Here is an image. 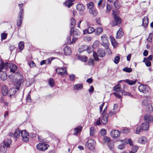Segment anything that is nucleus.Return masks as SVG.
I'll use <instances>...</instances> for the list:
<instances>
[{
    "instance_id": "nucleus-38",
    "label": "nucleus",
    "mask_w": 153,
    "mask_h": 153,
    "mask_svg": "<svg viewBox=\"0 0 153 153\" xmlns=\"http://www.w3.org/2000/svg\"><path fill=\"white\" fill-rule=\"evenodd\" d=\"M23 15H22L21 17H20L18 16L19 19L17 21V25L18 26H21L22 24V21L23 18Z\"/></svg>"
},
{
    "instance_id": "nucleus-33",
    "label": "nucleus",
    "mask_w": 153,
    "mask_h": 153,
    "mask_svg": "<svg viewBox=\"0 0 153 153\" xmlns=\"http://www.w3.org/2000/svg\"><path fill=\"white\" fill-rule=\"evenodd\" d=\"M74 88L77 90H81L83 88L82 84V83H79L75 85L74 86Z\"/></svg>"
},
{
    "instance_id": "nucleus-15",
    "label": "nucleus",
    "mask_w": 153,
    "mask_h": 153,
    "mask_svg": "<svg viewBox=\"0 0 153 153\" xmlns=\"http://www.w3.org/2000/svg\"><path fill=\"white\" fill-rule=\"evenodd\" d=\"M111 136L113 137H117L120 135V133L118 131L113 130L111 132Z\"/></svg>"
},
{
    "instance_id": "nucleus-14",
    "label": "nucleus",
    "mask_w": 153,
    "mask_h": 153,
    "mask_svg": "<svg viewBox=\"0 0 153 153\" xmlns=\"http://www.w3.org/2000/svg\"><path fill=\"white\" fill-rule=\"evenodd\" d=\"M95 31V30L92 27H89L87 29L83 30V32L84 34L86 33L90 34L92 33Z\"/></svg>"
},
{
    "instance_id": "nucleus-49",
    "label": "nucleus",
    "mask_w": 153,
    "mask_h": 153,
    "mask_svg": "<svg viewBox=\"0 0 153 153\" xmlns=\"http://www.w3.org/2000/svg\"><path fill=\"white\" fill-rule=\"evenodd\" d=\"M122 94L123 95H128L129 96L132 97V95L130 93H128L126 91H125L124 90L121 91Z\"/></svg>"
},
{
    "instance_id": "nucleus-37",
    "label": "nucleus",
    "mask_w": 153,
    "mask_h": 153,
    "mask_svg": "<svg viewBox=\"0 0 153 153\" xmlns=\"http://www.w3.org/2000/svg\"><path fill=\"white\" fill-rule=\"evenodd\" d=\"M146 108L147 112L149 113H150L152 111L153 108L151 104L147 105Z\"/></svg>"
},
{
    "instance_id": "nucleus-32",
    "label": "nucleus",
    "mask_w": 153,
    "mask_h": 153,
    "mask_svg": "<svg viewBox=\"0 0 153 153\" xmlns=\"http://www.w3.org/2000/svg\"><path fill=\"white\" fill-rule=\"evenodd\" d=\"M103 31V29L100 27L97 28L95 30V34L97 35L100 34Z\"/></svg>"
},
{
    "instance_id": "nucleus-43",
    "label": "nucleus",
    "mask_w": 153,
    "mask_h": 153,
    "mask_svg": "<svg viewBox=\"0 0 153 153\" xmlns=\"http://www.w3.org/2000/svg\"><path fill=\"white\" fill-rule=\"evenodd\" d=\"M123 71L126 72L130 73L132 71V69L131 68H129L128 67H126L123 68Z\"/></svg>"
},
{
    "instance_id": "nucleus-45",
    "label": "nucleus",
    "mask_w": 153,
    "mask_h": 153,
    "mask_svg": "<svg viewBox=\"0 0 153 153\" xmlns=\"http://www.w3.org/2000/svg\"><path fill=\"white\" fill-rule=\"evenodd\" d=\"M95 133V128L93 127H91L90 128V135H93Z\"/></svg>"
},
{
    "instance_id": "nucleus-30",
    "label": "nucleus",
    "mask_w": 153,
    "mask_h": 153,
    "mask_svg": "<svg viewBox=\"0 0 153 153\" xmlns=\"http://www.w3.org/2000/svg\"><path fill=\"white\" fill-rule=\"evenodd\" d=\"M89 12L90 14L92 15L93 16H96L98 12L94 8L92 9L89 10Z\"/></svg>"
},
{
    "instance_id": "nucleus-64",
    "label": "nucleus",
    "mask_w": 153,
    "mask_h": 153,
    "mask_svg": "<svg viewBox=\"0 0 153 153\" xmlns=\"http://www.w3.org/2000/svg\"><path fill=\"white\" fill-rule=\"evenodd\" d=\"M114 94L115 96L118 98H121V96L120 94L117 92H115L114 93Z\"/></svg>"
},
{
    "instance_id": "nucleus-52",
    "label": "nucleus",
    "mask_w": 153,
    "mask_h": 153,
    "mask_svg": "<svg viewBox=\"0 0 153 153\" xmlns=\"http://www.w3.org/2000/svg\"><path fill=\"white\" fill-rule=\"evenodd\" d=\"M102 41L103 44L105 45L108 46L109 45L108 41V39H102Z\"/></svg>"
},
{
    "instance_id": "nucleus-11",
    "label": "nucleus",
    "mask_w": 153,
    "mask_h": 153,
    "mask_svg": "<svg viewBox=\"0 0 153 153\" xmlns=\"http://www.w3.org/2000/svg\"><path fill=\"white\" fill-rule=\"evenodd\" d=\"M138 89L140 92L144 94H146L148 91V89L146 86L143 85L139 86Z\"/></svg>"
},
{
    "instance_id": "nucleus-8",
    "label": "nucleus",
    "mask_w": 153,
    "mask_h": 153,
    "mask_svg": "<svg viewBox=\"0 0 153 153\" xmlns=\"http://www.w3.org/2000/svg\"><path fill=\"white\" fill-rule=\"evenodd\" d=\"M56 72L62 76L67 74L66 69L65 68H57L56 69Z\"/></svg>"
},
{
    "instance_id": "nucleus-13",
    "label": "nucleus",
    "mask_w": 153,
    "mask_h": 153,
    "mask_svg": "<svg viewBox=\"0 0 153 153\" xmlns=\"http://www.w3.org/2000/svg\"><path fill=\"white\" fill-rule=\"evenodd\" d=\"M1 90L2 94L4 96H6L8 92V88L7 86L5 85L2 86Z\"/></svg>"
},
{
    "instance_id": "nucleus-36",
    "label": "nucleus",
    "mask_w": 153,
    "mask_h": 153,
    "mask_svg": "<svg viewBox=\"0 0 153 153\" xmlns=\"http://www.w3.org/2000/svg\"><path fill=\"white\" fill-rule=\"evenodd\" d=\"M143 62H145L146 65L147 67L150 66L151 65V62L148 60V59L146 58H144Z\"/></svg>"
},
{
    "instance_id": "nucleus-18",
    "label": "nucleus",
    "mask_w": 153,
    "mask_h": 153,
    "mask_svg": "<svg viewBox=\"0 0 153 153\" xmlns=\"http://www.w3.org/2000/svg\"><path fill=\"white\" fill-rule=\"evenodd\" d=\"M141 129L143 130H147L149 128V124L148 122H145L142 124Z\"/></svg>"
},
{
    "instance_id": "nucleus-3",
    "label": "nucleus",
    "mask_w": 153,
    "mask_h": 153,
    "mask_svg": "<svg viewBox=\"0 0 153 153\" xmlns=\"http://www.w3.org/2000/svg\"><path fill=\"white\" fill-rule=\"evenodd\" d=\"M4 66L5 68V70H7L9 68L10 71L12 73H14L17 68V67L15 64L10 63H4Z\"/></svg>"
},
{
    "instance_id": "nucleus-5",
    "label": "nucleus",
    "mask_w": 153,
    "mask_h": 153,
    "mask_svg": "<svg viewBox=\"0 0 153 153\" xmlns=\"http://www.w3.org/2000/svg\"><path fill=\"white\" fill-rule=\"evenodd\" d=\"M96 143L93 139H89L86 142V145L88 148L90 150H93L94 149Z\"/></svg>"
},
{
    "instance_id": "nucleus-44",
    "label": "nucleus",
    "mask_w": 153,
    "mask_h": 153,
    "mask_svg": "<svg viewBox=\"0 0 153 153\" xmlns=\"http://www.w3.org/2000/svg\"><path fill=\"white\" fill-rule=\"evenodd\" d=\"M24 47V44L23 42H20L19 44V49L20 51L22 50Z\"/></svg>"
},
{
    "instance_id": "nucleus-12",
    "label": "nucleus",
    "mask_w": 153,
    "mask_h": 153,
    "mask_svg": "<svg viewBox=\"0 0 153 153\" xmlns=\"http://www.w3.org/2000/svg\"><path fill=\"white\" fill-rule=\"evenodd\" d=\"M144 119L146 121L145 122H152L153 120V117L151 115L146 114L144 116Z\"/></svg>"
},
{
    "instance_id": "nucleus-28",
    "label": "nucleus",
    "mask_w": 153,
    "mask_h": 153,
    "mask_svg": "<svg viewBox=\"0 0 153 153\" xmlns=\"http://www.w3.org/2000/svg\"><path fill=\"white\" fill-rule=\"evenodd\" d=\"M74 1V0H69L64 2L63 4L65 6H67L69 8L73 4V3H72V1Z\"/></svg>"
},
{
    "instance_id": "nucleus-4",
    "label": "nucleus",
    "mask_w": 153,
    "mask_h": 153,
    "mask_svg": "<svg viewBox=\"0 0 153 153\" xmlns=\"http://www.w3.org/2000/svg\"><path fill=\"white\" fill-rule=\"evenodd\" d=\"M114 21L111 22V25L113 26L117 25L118 24H120L121 22V19L119 16H117L116 14L114 13V10H112Z\"/></svg>"
},
{
    "instance_id": "nucleus-57",
    "label": "nucleus",
    "mask_w": 153,
    "mask_h": 153,
    "mask_svg": "<svg viewBox=\"0 0 153 153\" xmlns=\"http://www.w3.org/2000/svg\"><path fill=\"white\" fill-rule=\"evenodd\" d=\"M106 12L107 13H109L110 11H111V8L110 6V5L109 4H107L106 5Z\"/></svg>"
},
{
    "instance_id": "nucleus-53",
    "label": "nucleus",
    "mask_w": 153,
    "mask_h": 153,
    "mask_svg": "<svg viewBox=\"0 0 153 153\" xmlns=\"http://www.w3.org/2000/svg\"><path fill=\"white\" fill-rule=\"evenodd\" d=\"M88 64L89 65L93 66L94 65V60L93 59H89Z\"/></svg>"
},
{
    "instance_id": "nucleus-42",
    "label": "nucleus",
    "mask_w": 153,
    "mask_h": 153,
    "mask_svg": "<svg viewBox=\"0 0 153 153\" xmlns=\"http://www.w3.org/2000/svg\"><path fill=\"white\" fill-rule=\"evenodd\" d=\"M94 4L93 2H91L87 4V7L89 10H91L94 8Z\"/></svg>"
},
{
    "instance_id": "nucleus-21",
    "label": "nucleus",
    "mask_w": 153,
    "mask_h": 153,
    "mask_svg": "<svg viewBox=\"0 0 153 153\" xmlns=\"http://www.w3.org/2000/svg\"><path fill=\"white\" fill-rule=\"evenodd\" d=\"M64 51L65 54L66 55H70L71 53L70 47L68 46L65 47L64 48Z\"/></svg>"
},
{
    "instance_id": "nucleus-61",
    "label": "nucleus",
    "mask_w": 153,
    "mask_h": 153,
    "mask_svg": "<svg viewBox=\"0 0 153 153\" xmlns=\"http://www.w3.org/2000/svg\"><path fill=\"white\" fill-rule=\"evenodd\" d=\"M99 44V42L98 41L94 42L93 45V47L94 48H96Z\"/></svg>"
},
{
    "instance_id": "nucleus-27",
    "label": "nucleus",
    "mask_w": 153,
    "mask_h": 153,
    "mask_svg": "<svg viewBox=\"0 0 153 153\" xmlns=\"http://www.w3.org/2000/svg\"><path fill=\"white\" fill-rule=\"evenodd\" d=\"M120 141L121 142L123 141V143H125L126 144H127L128 143L130 146H132L133 145V143L131 139H129L128 141H127V140L126 139H124L123 140H119L116 141V142L118 141Z\"/></svg>"
},
{
    "instance_id": "nucleus-62",
    "label": "nucleus",
    "mask_w": 153,
    "mask_h": 153,
    "mask_svg": "<svg viewBox=\"0 0 153 153\" xmlns=\"http://www.w3.org/2000/svg\"><path fill=\"white\" fill-rule=\"evenodd\" d=\"M7 34L6 33H4L1 34V38H6L7 37Z\"/></svg>"
},
{
    "instance_id": "nucleus-31",
    "label": "nucleus",
    "mask_w": 153,
    "mask_h": 153,
    "mask_svg": "<svg viewBox=\"0 0 153 153\" xmlns=\"http://www.w3.org/2000/svg\"><path fill=\"white\" fill-rule=\"evenodd\" d=\"M20 133L21 132H20L19 129H17L14 133V138H18L20 137Z\"/></svg>"
},
{
    "instance_id": "nucleus-10",
    "label": "nucleus",
    "mask_w": 153,
    "mask_h": 153,
    "mask_svg": "<svg viewBox=\"0 0 153 153\" xmlns=\"http://www.w3.org/2000/svg\"><path fill=\"white\" fill-rule=\"evenodd\" d=\"M71 21V28L70 31V35H71L72 34V31H73V28H74L76 24V21L75 19L73 18H72L70 19Z\"/></svg>"
},
{
    "instance_id": "nucleus-7",
    "label": "nucleus",
    "mask_w": 153,
    "mask_h": 153,
    "mask_svg": "<svg viewBox=\"0 0 153 153\" xmlns=\"http://www.w3.org/2000/svg\"><path fill=\"white\" fill-rule=\"evenodd\" d=\"M48 145L44 143H39L36 145L37 149L40 151H45L49 147Z\"/></svg>"
},
{
    "instance_id": "nucleus-35",
    "label": "nucleus",
    "mask_w": 153,
    "mask_h": 153,
    "mask_svg": "<svg viewBox=\"0 0 153 153\" xmlns=\"http://www.w3.org/2000/svg\"><path fill=\"white\" fill-rule=\"evenodd\" d=\"M11 143V140H8L7 141H4L3 142V146H4L7 148V147H9Z\"/></svg>"
},
{
    "instance_id": "nucleus-19",
    "label": "nucleus",
    "mask_w": 153,
    "mask_h": 153,
    "mask_svg": "<svg viewBox=\"0 0 153 153\" xmlns=\"http://www.w3.org/2000/svg\"><path fill=\"white\" fill-rule=\"evenodd\" d=\"M123 81L126 82L129 85H132L136 84L137 81V80L135 79L134 81H133L131 80L126 79V80H124Z\"/></svg>"
},
{
    "instance_id": "nucleus-56",
    "label": "nucleus",
    "mask_w": 153,
    "mask_h": 153,
    "mask_svg": "<svg viewBox=\"0 0 153 153\" xmlns=\"http://www.w3.org/2000/svg\"><path fill=\"white\" fill-rule=\"evenodd\" d=\"M79 59L82 61L86 62L87 60V57L86 56H81L79 57Z\"/></svg>"
},
{
    "instance_id": "nucleus-39",
    "label": "nucleus",
    "mask_w": 153,
    "mask_h": 153,
    "mask_svg": "<svg viewBox=\"0 0 153 153\" xmlns=\"http://www.w3.org/2000/svg\"><path fill=\"white\" fill-rule=\"evenodd\" d=\"M103 142L104 143H108L111 141V140L110 138L106 136H105L103 137Z\"/></svg>"
},
{
    "instance_id": "nucleus-51",
    "label": "nucleus",
    "mask_w": 153,
    "mask_h": 153,
    "mask_svg": "<svg viewBox=\"0 0 153 153\" xmlns=\"http://www.w3.org/2000/svg\"><path fill=\"white\" fill-rule=\"evenodd\" d=\"M48 82L49 85L51 87H52L54 86L55 83L53 79H50L48 81Z\"/></svg>"
},
{
    "instance_id": "nucleus-54",
    "label": "nucleus",
    "mask_w": 153,
    "mask_h": 153,
    "mask_svg": "<svg viewBox=\"0 0 153 153\" xmlns=\"http://www.w3.org/2000/svg\"><path fill=\"white\" fill-rule=\"evenodd\" d=\"M126 144L125 143H124V144H120L118 146V148L119 149L122 150L124 149L125 147V145Z\"/></svg>"
},
{
    "instance_id": "nucleus-50",
    "label": "nucleus",
    "mask_w": 153,
    "mask_h": 153,
    "mask_svg": "<svg viewBox=\"0 0 153 153\" xmlns=\"http://www.w3.org/2000/svg\"><path fill=\"white\" fill-rule=\"evenodd\" d=\"M110 40L114 47H115L117 46V43L116 42L115 39H110Z\"/></svg>"
},
{
    "instance_id": "nucleus-47",
    "label": "nucleus",
    "mask_w": 153,
    "mask_h": 153,
    "mask_svg": "<svg viewBox=\"0 0 153 153\" xmlns=\"http://www.w3.org/2000/svg\"><path fill=\"white\" fill-rule=\"evenodd\" d=\"M98 54L96 52L94 51L93 53V56L94 57V59L96 61H99V58L98 57Z\"/></svg>"
},
{
    "instance_id": "nucleus-41",
    "label": "nucleus",
    "mask_w": 153,
    "mask_h": 153,
    "mask_svg": "<svg viewBox=\"0 0 153 153\" xmlns=\"http://www.w3.org/2000/svg\"><path fill=\"white\" fill-rule=\"evenodd\" d=\"M108 147L109 149L111 150H113L114 149V143L111 141L108 143Z\"/></svg>"
},
{
    "instance_id": "nucleus-20",
    "label": "nucleus",
    "mask_w": 153,
    "mask_h": 153,
    "mask_svg": "<svg viewBox=\"0 0 153 153\" xmlns=\"http://www.w3.org/2000/svg\"><path fill=\"white\" fill-rule=\"evenodd\" d=\"M123 34V32L121 28H120L118 31L117 32L116 36V38H121Z\"/></svg>"
},
{
    "instance_id": "nucleus-40",
    "label": "nucleus",
    "mask_w": 153,
    "mask_h": 153,
    "mask_svg": "<svg viewBox=\"0 0 153 153\" xmlns=\"http://www.w3.org/2000/svg\"><path fill=\"white\" fill-rule=\"evenodd\" d=\"M79 33L78 30H74V28H73V31H72V34L71 35V36H73V38H75L74 36L76 35H78Z\"/></svg>"
},
{
    "instance_id": "nucleus-46",
    "label": "nucleus",
    "mask_w": 153,
    "mask_h": 153,
    "mask_svg": "<svg viewBox=\"0 0 153 153\" xmlns=\"http://www.w3.org/2000/svg\"><path fill=\"white\" fill-rule=\"evenodd\" d=\"M150 102L148 101L147 99H146L143 100L142 102V104L144 106H145L146 107L147 105H148L149 104H150Z\"/></svg>"
},
{
    "instance_id": "nucleus-23",
    "label": "nucleus",
    "mask_w": 153,
    "mask_h": 153,
    "mask_svg": "<svg viewBox=\"0 0 153 153\" xmlns=\"http://www.w3.org/2000/svg\"><path fill=\"white\" fill-rule=\"evenodd\" d=\"M97 53L99 56L100 57H103L105 55L104 51L102 49H99L98 50Z\"/></svg>"
},
{
    "instance_id": "nucleus-1",
    "label": "nucleus",
    "mask_w": 153,
    "mask_h": 153,
    "mask_svg": "<svg viewBox=\"0 0 153 153\" xmlns=\"http://www.w3.org/2000/svg\"><path fill=\"white\" fill-rule=\"evenodd\" d=\"M14 79L15 80V85L16 88H11L8 91V96L10 98H14L16 97L15 94L17 90L19 89V87L21 85L23 82V77L21 74L19 73H16L14 76Z\"/></svg>"
},
{
    "instance_id": "nucleus-6",
    "label": "nucleus",
    "mask_w": 153,
    "mask_h": 153,
    "mask_svg": "<svg viewBox=\"0 0 153 153\" xmlns=\"http://www.w3.org/2000/svg\"><path fill=\"white\" fill-rule=\"evenodd\" d=\"M22 140L25 142L29 141V133L26 130H22L21 131Z\"/></svg>"
},
{
    "instance_id": "nucleus-24",
    "label": "nucleus",
    "mask_w": 153,
    "mask_h": 153,
    "mask_svg": "<svg viewBox=\"0 0 153 153\" xmlns=\"http://www.w3.org/2000/svg\"><path fill=\"white\" fill-rule=\"evenodd\" d=\"M147 141V138L144 137H142L139 138L138 140V143L142 144H144Z\"/></svg>"
},
{
    "instance_id": "nucleus-25",
    "label": "nucleus",
    "mask_w": 153,
    "mask_h": 153,
    "mask_svg": "<svg viewBox=\"0 0 153 153\" xmlns=\"http://www.w3.org/2000/svg\"><path fill=\"white\" fill-rule=\"evenodd\" d=\"M108 115L107 114H105L101 119V122L103 124H105L108 122Z\"/></svg>"
},
{
    "instance_id": "nucleus-29",
    "label": "nucleus",
    "mask_w": 153,
    "mask_h": 153,
    "mask_svg": "<svg viewBox=\"0 0 153 153\" xmlns=\"http://www.w3.org/2000/svg\"><path fill=\"white\" fill-rule=\"evenodd\" d=\"M82 129V127L81 126H78L76 128L74 131V134L75 135H77L80 132Z\"/></svg>"
},
{
    "instance_id": "nucleus-60",
    "label": "nucleus",
    "mask_w": 153,
    "mask_h": 153,
    "mask_svg": "<svg viewBox=\"0 0 153 153\" xmlns=\"http://www.w3.org/2000/svg\"><path fill=\"white\" fill-rule=\"evenodd\" d=\"M130 131L129 129L125 128L122 130V132L123 133H127Z\"/></svg>"
},
{
    "instance_id": "nucleus-16",
    "label": "nucleus",
    "mask_w": 153,
    "mask_h": 153,
    "mask_svg": "<svg viewBox=\"0 0 153 153\" xmlns=\"http://www.w3.org/2000/svg\"><path fill=\"white\" fill-rule=\"evenodd\" d=\"M105 5V1L104 0H99L98 3V7L102 9Z\"/></svg>"
},
{
    "instance_id": "nucleus-34",
    "label": "nucleus",
    "mask_w": 153,
    "mask_h": 153,
    "mask_svg": "<svg viewBox=\"0 0 153 153\" xmlns=\"http://www.w3.org/2000/svg\"><path fill=\"white\" fill-rule=\"evenodd\" d=\"M88 48V46L87 45H82L79 48L78 51L79 53H81L82 51L87 50Z\"/></svg>"
},
{
    "instance_id": "nucleus-22",
    "label": "nucleus",
    "mask_w": 153,
    "mask_h": 153,
    "mask_svg": "<svg viewBox=\"0 0 153 153\" xmlns=\"http://www.w3.org/2000/svg\"><path fill=\"white\" fill-rule=\"evenodd\" d=\"M77 39H66L65 42V45H71L75 43Z\"/></svg>"
},
{
    "instance_id": "nucleus-63",
    "label": "nucleus",
    "mask_w": 153,
    "mask_h": 153,
    "mask_svg": "<svg viewBox=\"0 0 153 153\" xmlns=\"http://www.w3.org/2000/svg\"><path fill=\"white\" fill-rule=\"evenodd\" d=\"M29 65L31 67H33L35 66V64L33 61L30 62L29 63Z\"/></svg>"
},
{
    "instance_id": "nucleus-17",
    "label": "nucleus",
    "mask_w": 153,
    "mask_h": 153,
    "mask_svg": "<svg viewBox=\"0 0 153 153\" xmlns=\"http://www.w3.org/2000/svg\"><path fill=\"white\" fill-rule=\"evenodd\" d=\"M149 23V19L147 16H144L143 19L142 25L144 27H146Z\"/></svg>"
},
{
    "instance_id": "nucleus-48",
    "label": "nucleus",
    "mask_w": 153,
    "mask_h": 153,
    "mask_svg": "<svg viewBox=\"0 0 153 153\" xmlns=\"http://www.w3.org/2000/svg\"><path fill=\"white\" fill-rule=\"evenodd\" d=\"M7 148L4 146H1L0 148V151L4 153H6V152Z\"/></svg>"
},
{
    "instance_id": "nucleus-9",
    "label": "nucleus",
    "mask_w": 153,
    "mask_h": 153,
    "mask_svg": "<svg viewBox=\"0 0 153 153\" xmlns=\"http://www.w3.org/2000/svg\"><path fill=\"white\" fill-rule=\"evenodd\" d=\"M76 8L77 10L81 11L79 13L81 15L82 14V12L85 10V6L82 4H78L76 6Z\"/></svg>"
},
{
    "instance_id": "nucleus-2",
    "label": "nucleus",
    "mask_w": 153,
    "mask_h": 153,
    "mask_svg": "<svg viewBox=\"0 0 153 153\" xmlns=\"http://www.w3.org/2000/svg\"><path fill=\"white\" fill-rule=\"evenodd\" d=\"M6 70L4 66V62H2L0 64V78L3 81L6 80L7 78Z\"/></svg>"
},
{
    "instance_id": "nucleus-26",
    "label": "nucleus",
    "mask_w": 153,
    "mask_h": 153,
    "mask_svg": "<svg viewBox=\"0 0 153 153\" xmlns=\"http://www.w3.org/2000/svg\"><path fill=\"white\" fill-rule=\"evenodd\" d=\"M19 7L20 9V11L18 14V16L21 17L22 15H23L24 10L22 8L23 4H19Z\"/></svg>"
},
{
    "instance_id": "nucleus-58",
    "label": "nucleus",
    "mask_w": 153,
    "mask_h": 153,
    "mask_svg": "<svg viewBox=\"0 0 153 153\" xmlns=\"http://www.w3.org/2000/svg\"><path fill=\"white\" fill-rule=\"evenodd\" d=\"M100 134L102 136L105 135L106 134V130L104 129H102L100 131Z\"/></svg>"
},
{
    "instance_id": "nucleus-55",
    "label": "nucleus",
    "mask_w": 153,
    "mask_h": 153,
    "mask_svg": "<svg viewBox=\"0 0 153 153\" xmlns=\"http://www.w3.org/2000/svg\"><path fill=\"white\" fill-rule=\"evenodd\" d=\"M120 59V57L119 56H116L114 59V62L115 64H117L119 62Z\"/></svg>"
},
{
    "instance_id": "nucleus-59",
    "label": "nucleus",
    "mask_w": 153,
    "mask_h": 153,
    "mask_svg": "<svg viewBox=\"0 0 153 153\" xmlns=\"http://www.w3.org/2000/svg\"><path fill=\"white\" fill-rule=\"evenodd\" d=\"M138 149V147L137 146H133L132 149V151L134 152H137V151Z\"/></svg>"
}]
</instances>
